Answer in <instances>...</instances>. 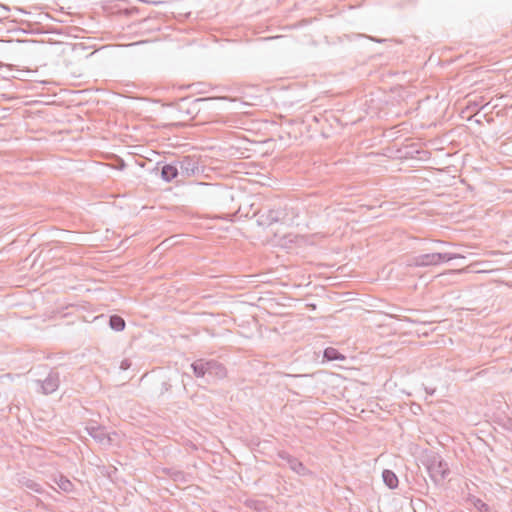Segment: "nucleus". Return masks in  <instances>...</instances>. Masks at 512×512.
<instances>
[{
  "instance_id": "obj_4",
  "label": "nucleus",
  "mask_w": 512,
  "mask_h": 512,
  "mask_svg": "<svg viewBox=\"0 0 512 512\" xmlns=\"http://www.w3.org/2000/svg\"><path fill=\"white\" fill-rule=\"evenodd\" d=\"M109 324H110V327L115 331L124 330L125 325H126L124 319L118 315L111 316Z\"/></svg>"
},
{
  "instance_id": "obj_1",
  "label": "nucleus",
  "mask_w": 512,
  "mask_h": 512,
  "mask_svg": "<svg viewBox=\"0 0 512 512\" xmlns=\"http://www.w3.org/2000/svg\"><path fill=\"white\" fill-rule=\"evenodd\" d=\"M450 259V257H447L446 255H442L440 253L424 254L415 258L414 264L416 266L437 265Z\"/></svg>"
},
{
  "instance_id": "obj_3",
  "label": "nucleus",
  "mask_w": 512,
  "mask_h": 512,
  "mask_svg": "<svg viewBox=\"0 0 512 512\" xmlns=\"http://www.w3.org/2000/svg\"><path fill=\"white\" fill-rule=\"evenodd\" d=\"M161 174L165 181H171L177 176L178 171L175 166L168 164L163 166Z\"/></svg>"
},
{
  "instance_id": "obj_5",
  "label": "nucleus",
  "mask_w": 512,
  "mask_h": 512,
  "mask_svg": "<svg viewBox=\"0 0 512 512\" xmlns=\"http://www.w3.org/2000/svg\"><path fill=\"white\" fill-rule=\"evenodd\" d=\"M324 357L329 360H343L345 357L341 355L336 349L329 347L324 351Z\"/></svg>"
},
{
  "instance_id": "obj_8",
  "label": "nucleus",
  "mask_w": 512,
  "mask_h": 512,
  "mask_svg": "<svg viewBox=\"0 0 512 512\" xmlns=\"http://www.w3.org/2000/svg\"><path fill=\"white\" fill-rule=\"evenodd\" d=\"M192 366H193V368H194L195 372H197V365H196V364H193Z\"/></svg>"
},
{
  "instance_id": "obj_2",
  "label": "nucleus",
  "mask_w": 512,
  "mask_h": 512,
  "mask_svg": "<svg viewBox=\"0 0 512 512\" xmlns=\"http://www.w3.org/2000/svg\"><path fill=\"white\" fill-rule=\"evenodd\" d=\"M382 477L383 481L389 488L394 489L398 486V478L393 471L384 470L382 473Z\"/></svg>"
},
{
  "instance_id": "obj_6",
  "label": "nucleus",
  "mask_w": 512,
  "mask_h": 512,
  "mask_svg": "<svg viewBox=\"0 0 512 512\" xmlns=\"http://www.w3.org/2000/svg\"><path fill=\"white\" fill-rule=\"evenodd\" d=\"M57 387V383L53 379H47L43 385L45 393L53 392Z\"/></svg>"
},
{
  "instance_id": "obj_7",
  "label": "nucleus",
  "mask_w": 512,
  "mask_h": 512,
  "mask_svg": "<svg viewBox=\"0 0 512 512\" xmlns=\"http://www.w3.org/2000/svg\"><path fill=\"white\" fill-rule=\"evenodd\" d=\"M196 374H197L198 376H202V375H203V371H202V370H200V369H197Z\"/></svg>"
}]
</instances>
